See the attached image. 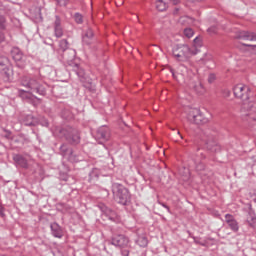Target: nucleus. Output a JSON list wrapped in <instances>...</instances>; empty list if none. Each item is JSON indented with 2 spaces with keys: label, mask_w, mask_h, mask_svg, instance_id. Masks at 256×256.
Returning <instances> with one entry per match:
<instances>
[{
  "label": "nucleus",
  "mask_w": 256,
  "mask_h": 256,
  "mask_svg": "<svg viewBox=\"0 0 256 256\" xmlns=\"http://www.w3.org/2000/svg\"><path fill=\"white\" fill-rule=\"evenodd\" d=\"M202 140L206 143L207 149L210 151H217L219 149V146L213 142L215 141V134L211 130L204 131Z\"/></svg>",
  "instance_id": "8"
},
{
  "label": "nucleus",
  "mask_w": 256,
  "mask_h": 256,
  "mask_svg": "<svg viewBox=\"0 0 256 256\" xmlns=\"http://www.w3.org/2000/svg\"><path fill=\"white\" fill-rule=\"evenodd\" d=\"M194 34L195 32L191 28L184 29V35L185 37H187V39H191V37H193Z\"/></svg>",
  "instance_id": "28"
},
{
  "label": "nucleus",
  "mask_w": 256,
  "mask_h": 256,
  "mask_svg": "<svg viewBox=\"0 0 256 256\" xmlns=\"http://www.w3.org/2000/svg\"><path fill=\"white\" fill-rule=\"evenodd\" d=\"M199 49L197 47H189L185 44H180L174 46L172 50V55L177 59V61H188L193 57V55H197L199 53Z\"/></svg>",
  "instance_id": "3"
},
{
  "label": "nucleus",
  "mask_w": 256,
  "mask_h": 256,
  "mask_svg": "<svg viewBox=\"0 0 256 256\" xmlns=\"http://www.w3.org/2000/svg\"><path fill=\"white\" fill-rule=\"evenodd\" d=\"M113 198L119 205H129L131 203V193L129 189L125 188L122 184H112Z\"/></svg>",
  "instance_id": "4"
},
{
  "label": "nucleus",
  "mask_w": 256,
  "mask_h": 256,
  "mask_svg": "<svg viewBox=\"0 0 256 256\" xmlns=\"http://www.w3.org/2000/svg\"><path fill=\"white\" fill-rule=\"evenodd\" d=\"M20 83L22 87L28 89L27 91L19 90V95L22 99H29V95H31V93L42 96L47 93L45 86H43V82L37 76H22Z\"/></svg>",
  "instance_id": "2"
},
{
  "label": "nucleus",
  "mask_w": 256,
  "mask_h": 256,
  "mask_svg": "<svg viewBox=\"0 0 256 256\" xmlns=\"http://www.w3.org/2000/svg\"><path fill=\"white\" fill-rule=\"evenodd\" d=\"M202 43H201V39L199 37H196L194 39V45L191 47H196V49H198L199 51V47H201Z\"/></svg>",
  "instance_id": "30"
},
{
  "label": "nucleus",
  "mask_w": 256,
  "mask_h": 256,
  "mask_svg": "<svg viewBox=\"0 0 256 256\" xmlns=\"http://www.w3.org/2000/svg\"><path fill=\"white\" fill-rule=\"evenodd\" d=\"M160 205L164 207V209H167L168 213H171V209L165 203L161 202Z\"/></svg>",
  "instance_id": "36"
},
{
  "label": "nucleus",
  "mask_w": 256,
  "mask_h": 256,
  "mask_svg": "<svg viewBox=\"0 0 256 256\" xmlns=\"http://www.w3.org/2000/svg\"><path fill=\"white\" fill-rule=\"evenodd\" d=\"M11 56L13 61L16 63V67H18V69H25L27 65V56L23 55L21 49H19L18 47H13L11 50Z\"/></svg>",
  "instance_id": "7"
},
{
  "label": "nucleus",
  "mask_w": 256,
  "mask_h": 256,
  "mask_svg": "<svg viewBox=\"0 0 256 256\" xmlns=\"http://www.w3.org/2000/svg\"><path fill=\"white\" fill-rule=\"evenodd\" d=\"M121 255L122 256H129V250H127V249L121 250Z\"/></svg>",
  "instance_id": "37"
},
{
  "label": "nucleus",
  "mask_w": 256,
  "mask_h": 256,
  "mask_svg": "<svg viewBox=\"0 0 256 256\" xmlns=\"http://www.w3.org/2000/svg\"><path fill=\"white\" fill-rule=\"evenodd\" d=\"M53 27L55 37L61 39V37H63V26L61 25V18L59 16H55Z\"/></svg>",
  "instance_id": "16"
},
{
  "label": "nucleus",
  "mask_w": 256,
  "mask_h": 256,
  "mask_svg": "<svg viewBox=\"0 0 256 256\" xmlns=\"http://www.w3.org/2000/svg\"><path fill=\"white\" fill-rule=\"evenodd\" d=\"M207 31H208V33H210V34L217 33V27L212 26V27L208 28Z\"/></svg>",
  "instance_id": "34"
},
{
  "label": "nucleus",
  "mask_w": 256,
  "mask_h": 256,
  "mask_svg": "<svg viewBox=\"0 0 256 256\" xmlns=\"http://www.w3.org/2000/svg\"><path fill=\"white\" fill-rule=\"evenodd\" d=\"M0 28L5 29V17L0 15Z\"/></svg>",
  "instance_id": "33"
},
{
  "label": "nucleus",
  "mask_w": 256,
  "mask_h": 256,
  "mask_svg": "<svg viewBox=\"0 0 256 256\" xmlns=\"http://www.w3.org/2000/svg\"><path fill=\"white\" fill-rule=\"evenodd\" d=\"M225 222L227 223L228 227L233 231L234 233H237L239 231V222L235 219V217L231 214L225 215Z\"/></svg>",
  "instance_id": "14"
},
{
  "label": "nucleus",
  "mask_w": 256,
  "mask_h": 256,
  "mask_svg": "<svg viewBox=\"0 0 256 256\" xmlns=\"http://www.w3.org/2000/svg\"><path fill=\"white\" fill-rule=\"evenodd\" d=\"M13 161L18 167H21L22 169H28L29 163L27 162V159L23 157L21 154H16L13 156Z\"/></svg>",
  "instance_id": "19"
},
{
  "label": "nucleus",
  "mask_w": 256,
  "mask_h": 256,
  "mask_svg": "<svg viewBox=\"0 0 256 256\" xmlns=\"http://www.w3.org/2000/svg\"><path fill=\"white\" fill-rule=\"evenodd\" d=\"M68 54L71 55L70 59H75V50H73V49L67 50V51L63 54L64 59H68V58H67V55H68Z\"/></svg>",
  "instance_id": "29"
},
{
  "label": "nucleus",
  "mask_w": 256,
  "mask_h": 256,
  "mask_svg": "<svg viewBox=\"0 0 256 256\" xmlns=\"http://www.w3.org/2000/svg\"><path fill=\"white\" fill-rule=\"evenodd\" d=\"M20 121L23 125H26L27 127H35L37 125L38 121L37 118H35L33 115H22L20 117Z\"/></svg>",
  "instance_id": "15"
},
{
  "label": "nucleus",
  "mask_w": 256,
  "mask_h": 256,
  "mask_svg": "<svg viewBox=\"0 0 256 256\" xmlns=\"http://www.w3.org/2000/svg\"><path fill=\"white\" fill-rule=\"evenodd\" d=\"M234 97L237 99H241L243 101L241 112L246 113V117H250L256 121L255 113H256V102L251 99V89L249 86L243 84H237L233 88ZM248 112V113H247Z\"/></svg>",
  "instance_id": "1"
},
{
  "label": "nucleus",
  "mask_w": 256,
  "mask_h": 256,
  "mask_svg": "<svg viewBox=\"0 0 256 256\" xmlns=\"http://www.w3.org/2000/svg\"><path fill=\"white\" fill-rule=\"evenodd\" d=\"M70 65L72 67V71L78 75L79 79H85V69L81 68L79 64L72 63Z\"/></svg>",
  "instance_id": "23"
},
{
  "label": "nucleus",
  "mask_w": 256,
  "mask_h": 256,
  "mask_svg": "<svg viewBox=\"0 0 256 256\" xmlns=\"http://www.w3.org/2000/svg\"><path fill=\"white\" fill-rule=\"evenodd\" d=\"M5 41V34L3 32H0V43H3Z\"/></svg>",
  "instance_id": "39"
},
{
  "label": "nucleus",
  "mask_w": 256,
  "mask_h": 256,
  "mask_svg": "<svg viewBox=\"0 0 256 256\" xmlns=\"http://www.w3.org/2000/svg\"><path fill=\"white\" fill-rule=\"evenodd\" d=\"M93 37H94L93 30L88 28L85 31L84 35L82 36L83 45H91L93 43Z\"/></svg>",
  "instance_id": "20"
},
{
  "label": "nucleus",
  "mask_w": 256,
  "mask_h": 256,
  "mask_svg": "<svg viewBox=\"0 0 256 256\" xmlns=\"http://www.w3.org/2000/svg\"><path fill=\"white\" fill-rule=\"evenodd\" d=\"M173 5H177L179 3V0H170Z\"/></svg>",
  "instance_id": "40"
},
{
  "label": "nucleus",
  "mask_w": 256,
  "mask_h": 256,
  "mask_svg": "<svg viewBox=\"0 0 256 256\" xmlns=\"http://www.w3.org/2000/svg\"><path fill=\"white\" fill-rule=\"evenodd\" d=\"M74 17H75L76 23H78V24L83 23V16L81 14L76 13Z\"/></svg>",
  "instance_id": "31"
},
{
  "label": "nucleus",
  "mask_w": 256,
  "mask_h": 256,
  "mask_svg": "<svg viewBox=\"0 0 256 256\" xmlns=\"http://www.w3.org/2000/svg\"><path fill=\"white\" fill-rule=\"evenodd\" d=\"M156 9L158 11H165L167 9V2H165V0H157Z\"/></svg>",
  "instance_id": "26"
},
{
  "label": "nucleus",
  "mask_w": 256,
  "mask_h": 256,
  "mask_svg": "<svg viewBox=\"0 0 256 256\" xmlns=\"http://www.w3.org/2000/svg\"><path fill=\"white\" fill-rule=\"evenodd\" d=\"M122 3H123V2L118 3V7H120V5H121Z\"/></svg>",
  "instance_id": "43"
},
{
  "label": "nucleus",
  "mask_w": 256,
  "mask_h": 256,
  "mask_svg": "<svg viewBox=\"0 0 256 256\" xmlns=\"http://www.w3.org/2000/svg\"><path fill=\"white\" fill-rule=\"evenodd\" d=\"M187 119L189 123H194V125H205L209 123V118L203 116V113L198 108H190L187 112Z\"/></svg>",
  "instance_id": "5"
},
{
  "label": "nucleus",
  "mask_w": 256,
  "mask_h": 256,
  "mask_svg": "<svg viewBox=\"0 0 256 256\" xmlns=\"http://www.w3.org/2000/svg\"><path fill=\"white\" fill-rule=\"evenodd\" d=\"M136 244L139 245V247H147V245H149V240L145 235H142L138 237Z\"/></svg>",
  "instance_id": "25"
},
{
  "label": "nucleus",
  "mask_w": 256,
  "mask_h": 256,
  "mask_svg": "<svg viewBox=\"0 0 256 256\" xmlns=\"http://www.w3.org/2000/svg\"><path fill=\"white\" fill-rule=\"evenodd\" d=\"M60 133H63L66 141H68L70 145H79V143H81V136H79V130L75 128H64L60 131Z\"/></svg>",
  "instance_id": "6"
},
{
  "label": "nucleus",
  "mask_w": 256,
  "mask_h": 256,
  "mask_svg": "<svg viewBox=\"0 0 256 256\" xmlns=\"http://www.w3.org/2000/svg\"><path fill=\"white\" fill-rule=\"evenodd\" d=\"M58 5H60V7H66L67 3H69V0H56Z\"/></svg>",
  "instance_id": "32"
},
{
  "label": "nucleus",
  "mask_w": 256,
  "mask_h": 256,
  "mask_svg": "<svg viewBox=\"0 0 256 256\" xmlns=\"http://www.w3.org/2000/svg\"><path fill=\"white\" fill-rule=\"evenodd\" d=\"M177 135H179L183 139V136L181 135V132L177 131Z\"/></svg>",
  "instance_id": "42"
},
{
  "label": "nucleus",
  "mask_w": 256,
  "mask_h": 256,
  "mask_svg": "<svg viewBox=\"0 0 256 256\" xmlns=\"http://www.w3.org/2000/svg\"><path fill=\"white\" fill-rule=\"evenodd\" d=\"M4 211H5V209L3 208V205H1V203H0V215H1V217H3L5 215Z\"/></svg>",
  "instance_id": "38"
},
{
  "label": "nucleus",
  "mask_w": 256,
  "mask_h": 256,
  "mask_svg": "<svg viewBox=\"0 0 256 256\" xmlns=\"http://www.w3.org/2000/svg\"><path fill=\"white\" fill-rule=\"evenodd\" d=\"M190 89H192V91H195V93H197V95H204L205 93V86H203V84L201 82H192L189 85Z\"/></svg>",
  "instance_id": "21"
},
{
  "label": "nucleus",
  "mask_w": 256,
  "mask_h": 256,
  "mask_svg": "<svg viewBox=\"0 0 256 256\" xmlns=\"http://www.w3.org/2000/svg\"><path fill=\"white\" fill-rule=\"evenodd\" d=\"M189 3H195V1H200V0H188Z\"/></svg>",
  "instance_id": "41"
},
{
  "label": "nucleus",
  "mask_w": 256,
  "mask_h": 256,
  "mask_svg": "<svg viewBox=\"0 0 256 256\" xmlns=\"http://www.w3.org/2000/svg\"><path fill=\"white\" fill-rule=\"evenodd\" d=\"M216 77L215 74H210L208 76V83H213V81H215Z\"/></svg>",
  "instance_id": "35"
},
{
  "label": "nucleus",
  "mask_w": 256,
  "mask_h": 256,
  "mask_svg": "<svg viewBox=\"0 0 256 256\" xmlns=\"http://www.w3.org/2000/svg\"><path fill=\"white\" fill-rule=\"evenodd\" d=\"M59 47L62 51H67V49H69V42H67L66 39H63L60 41Z\"/></svg>",
  "instance_id": "27"
},
{
  "label": "nucleus",
  "mask_w": 256,
  "mask_h": 256,
  "mask_svg": "<svg viewBox=\"0 0 256 256\" xmlns=\"http://www.w3.org/2000/svg\"><path fill=\"white\" fill-rule=\"evenodd\" d=\"M51 234L53 237H56V239H63V228L57 224V222H54L50 225Z\"/></svg>",
  "instance_id": "17"
},
{
  "label": "nucleus",
  "mask_w": 256,
  "mask_h": 256,
  "mask_svg": "<svg viewBox=\"0 0 256 256\" xmlns=\"http://www.w3.org/2000/svg\"><path fill=\"white\" fill-rule=\"evenodd\" d=\"M238 38L242 41H256V35L251 32L242 31L238 34Z\"/></svg>",
  "instance_id": "22"
},
{
  "label": "nucleus",
  "mask_w": 256,
  "mask_h": 256,
  "mask_svg": "<svg viewBox=\"0 0 256 256\" xmlns=\"http://www.w3.org/2000/svg\"><path fill=\"white\" fill-rule=\"evenodd\" d=\"M0 71L7 77L11 75V62H9V58L0 56Z\"/></svg>",
  "instance_id": "13"
},
{
  "label": "nucleus",
  "mask_w": 256,
  "mask_h": 256,
  "mask_svg": "<svg viewBox=\"0 0 256 256\" xmlns=\"http://www.w3.org/2000/svg\"><path fill=\"white\" fill-rule=\"evenodd\" d=\"M101 210L110 221H113L114 223H121V217L117 215V212H115V210L106 206H102Z\"/></svg>",
  "instance_id": "12"
},
{
  "label": "nucleus",
  "mask_w": 256,
  "mask_h": 256,
  "mask_svg": "<svg viewBox=\"0 0 256 256\" xmlns=\"http://www.w3.org/2000/svg\"><path fill=\"white\" fill-rule=\"evenodd\" d=\"M247 223L250 225V227H256V216L255 211H253V209H250L248 212Z\"/></svg>",
  "instance_id": "24"
},
{
  "label": "nucleus",
  "mask_w": 256,
  "mask_h": 256,
  "mask_svg": "<svg viewBox=\"0 0 256 256\" xmlns=\"http://www.w3.org/2000/svg\"><path fill=\"white\" fill-rule=\"evenodd\" d=\"M111 138V131L109 130V127L107 126H102L100 127L97 132H96V139L98 141H109Z\"/></svg>",
  "instance_id": "10"
},
{
  "label": "nucleus",
  "mask_w": 256,
  "mask_h": 256,
  "mask_svg": "<svg viewBox=\"0 0 256 256\" xmlns=\"http://www.w3.org/2000/svg\"><path fill=\"white\" fill-rule=\"evenodd\" d=\"M203 159H205V154L203 153V150L198 148L196 156L194 158L196 171H205V163H203Z\"/></svg>",
  "instance_id": "11"
},
{
  "label": "nucleus",
  "mask_w": 256,
  "mask_h": 256,
  "mask_svg": "<svg viewBox=\"0 0 256 256\" xmlns=\"http://www.w3.org/2000/svg\"><path fill=\"white\" fill-rule=\"evenodd\" d=\"M60 153L63 155V157H67L69 161H75V158L73 157V149H71L69 145L62 144L60 146Z\"/></svg>",
  "instance_id": "18"
},
{
  "label": "nucleus",
  "mask_w": 256,
  "mask_h": 256,
  "mask_svg": "<svg viewBox=\"0 0 256 256\" xmlns=\"http://www.w3.org/2000/svg\"><path fill=\"white\" fill-rule=\"evenodd\" d=\"M111 244L114 245V247H128L129 238L123 234L114 235L111 239Z\"/></svg>",
  "instance_id": "9"
}]
</instances>
